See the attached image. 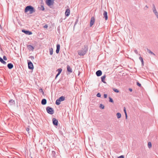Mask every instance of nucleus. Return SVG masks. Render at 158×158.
Segmentation results:
<instances>
[{
    "label": "nucleus",
    "mask_w": 158,
    "mask_h": 158,
    "mask_svg": "<svg viewBox=\"0 0 158 158\" xmlns=\"http://www.w3.org/2000/svg\"><path fill=\"white\" fill-rule=\"evenodd\" d=\"M29 11V14H31L35 12V10L33 6L29 5L27 6L24 10V12L25 13H27Z\"/></svg>",
    "instance_id": "1"
},
{
    "label": "nucleus",
    "mask_w": 158,
    "mask_h": 158,
    "mask_svg": "<svg viewBox=\"0 0 158 158\" xmlns=\"http://www.w3.org/2000/svg\"><path fill=\"white\" fill-rule=\"evenodd\" d=\"M88 46L86 45H85L84 48H82L80 50L77 51L78 54L80 56H83L88 51Z\"/></svg>",
    "instance_id": "2"
},
{
    "label": "nucleus",
    "mask_w": 158,
    "mask_h": 158,
    "mask_svg": "<svg viewBox=\"0 0 158 158\" xmlns=\"http://www.w3.org/2000/svg\"><path fill=\"white\" fill-rule=\"evenodd\" d=\"M46 110L47 112L50 114H52L54 113V109L52 107L50 106H47L46 108Z\"/></svg>",
    "instance_id": "3"
},
{
    "label": "nucleus",
    "mask_w": 158,
    "mask_h": 158,
    "mask_svg": "<svg viewBox=\"0 0 158 158\" xmlns=\"http://www.w3.org/2000/svg\"><path fill=\"white\" fill-rule=\"evenodd\" d=\"M28 68L30 69L33 70L34 69V66L32 62L29 60H27Z\"/></svg>",
    "instance_id": "4"
},
{
    "label": "nucleus",
    "mask_w": 158,
    "mask_h": 158,
    "mask_svg": "<svg viewBox=\"0 0 158 158\" xmlns=\"http://www.w3.org/2000/svg\"><path fill=\"white\" fill-rule=\"evenodd\" d=\"M54 1V0H46V3L48 6H50L53 5Z\"/></svg>",
    "instance_id": "5"
},
{
    "label": "nucleus",
    "mask_w": 158,
    "mask_h": 158,
    "mask_svg": "<svg viewBox=\"0 0 158 158\" xmlns=\"http://www.w3.org/2000/svg\"><path fill=\"white\" fill-rule=\"evenodd\" d=\"M22 31L26 35H31L32 34V33L31 31L28 30H26L25 29L22 30Z\"/></svg>",
    "instance_id": "6"
},
{
    "label": "nucleus",
    "mask_w": 158,
    "mask_h": 158,
    "mask_svg": "<svg viewBox=\"0 0 158 158\" xmlns=\"http://www.w3.org/2000/svg\"><path fill=\"white\" fill-rule=\"evenodd\" d=\"M52 123L55 126H57L58 125V120L55 118H53L52 119Z\"/></svg>",
    "instance_id": "7"
},
{
    "label": "nucleus",
    "mask_w": 158,
    "mask_h": 158,
    "mask_svg": "<svg viewBox=\"0 0 158 158\" xmlns=\"http://www.w3.org/2000/svg\"><path fill=\"white\" fill-rule=\"evenodd\" d=\"M95 19L94 17H92L91 18L90 23V27H92L94 24L95 22Z\"/></svg>",
    "instance_id": "8"
},
{
    "label": "nucleus",
    "mask_w": 158,
    "mask_h": 158,
    "mask_svg": "<svg viewBox=\"0 0 158 158\" xmlns=\"http://www.w3.org/2000/svg\"><path fill=\"white\" fill-rule=\"evenodd\" d=\"M70 9L69 8H67L66 10L65 13V15L66 16L68 17V16L70 14Z\"/></svg>",
    "instance_id": "9"
},
{
    "label": "nucleus",
    "mask_w": 158,
    "mask_h": 158,
    "mask_svg": "<svg viewBox=\"0 0 158 158\" xmlns=\"http://www.w3.org/2000/svg\"><path fill=\"white\" fill-rule=\"evenodd\" d=\"M102 72L101 70H98L96 73V74L98 77L101 76L102 75Z\"/></svg>",
    "instance_id": "10"
},
{
    "label": "nucleus",
    "mask_w": 158,
    "mask_h": 158,
    "mask_svg": "<svg viewBox=\"0 0 158 158\" xmlns=\"http://www.w3.org/2000/svg\"><path fill=\"white\" fill-rule=\"evenodd\" d=\"M60 45L59 44H57L56 45V52L58 54L59 53L60 50Z\"/></svg>",
    "instance_id": "11"
},
{
    "label": "nucleus",
    "mask_w": 158,
    "mask_h": 158,
    "mask_svg": "<svg viewBox=\"0 0 158 158\" xmlns=\"http://www.w3.org/2000/svg\"><path fill=\"white\" fill-rule=\"evenodd\" d=\"M104 17L105 18V19L107 20L108 19L107 13L106 11H104L103 13Z\"/></svg>",
    "instance_id": "12"
},
{
    "label": "nucleus",
    "mask_w": 158,
    "mask_h": 158,
    "mask_svg": "<svg viewBox=\"0 0 158 158\" xmlns=\"http://www.w3.org/2000/svg\"><path fill=\"white\" fill-rule=\"evenodd\" d=\"M27 48L29 50L33 51L34 49V47L30 45H28L27 46Z\"/></svg>",
    "instance_id": "13"
},
{
    "label": "nucleus",
    "mask_w": 158,
    "mask_h": 158,
    "mask_svg": "<svg viewBox=\"0 0 158 158\" xmlns=\"http://www.w3.org/2000/svg\"><path fill=\"white\" fill-rule=\"evenodd\" d=\"M7 67L9 69H11L13 68V65L12 63H10L7 64Z\"/></svg>",
    "instance_id": "14"
},
{
    "label": "nucleus",
    "mask_w": 158,
    "mask_h": 158,
    "mask_svg": "<svg viewBox=\"0 0 158 158\" xmlns=\"http://www.w3.org/2000/svg\"><path fill=\"white\" fill-rule=\"evenodd\" d=\"M67 71L70 73L72 72V69L70 68V66L69 65H67Z\"/></svg>",
    "instance_id": "15"
},
{
    "label": "nucleus",
    "mask_w": 158,
    "mask_h": 158,
    "mask_svg": "<svg viewBox=\"0 0 158 158\" xmlns=\"http://www.w3.org/2000/svg\"><path fill=\"white\" fill-rule=\"evenodd\" d=\"M106 77V76L105 75H104V76H102L101 77L102 81L105 84L106 83V82L104 80Z\"/></svg>",
    "instance_id": "16"
},
{
    "label": "nucleus",
    "mask_w": 158,
    "mask_h": 158,
    "mask_svg": "<svg viewBox=\"0 0 158 158\" xmlns=\"http://www.w3.org/2000/svg\"><path fill=\"white\" fill-rule=\"evenodd\" d=\"M56 153L55 151H52L51 156L52 158H55V155Z\"/></svg>",
    "instance_id": "17"
},
{
    "label": "nucleus",
    "mask_w": 158,
    "mask_h": 158,
    "mask_svg": "<svg viewBox=\"0 0 158 158\" xmlns=\"http://www.w3.org/2000/svg\"><path fill=\"white\" fill-rule=\"evenodd\" d=\"M41 104L43 105H45L47 103V100L46 99L44 98L42 99L41 102Z\"/></svg>",
    "instance_id": "18"
},
{
    "label": "nucleus",
    "mask_w": 158,
    "mask_h": 158,
    "mask_svg": "<svg viewBox=\"0 0 158 158\" xmlns=\"http://www.w3.org/2000/svg\"><path fill=\"white\" fill-rule=\"evenodd\" d=\"M9 103L10 105H12L15 104V101L13 99H11L9 101Z\"/></svg>",
    "instance_id": "19"
},
{
    "label": "nucleus",
    "mask_w": 158,
    "mask_h": 158,
    "mask_svg": "<svg viewBox=\"0 0 158 158\" xmlns=\"http://www.w3.org/2000/svg\"><path fill=\"white\" fill-rule=\"evenodd\" d=\"M65 97L63 96H61L58 99H59L60 102L63 101L65 100Z\"/></svg>",
    "instance_id": "20"
},
{
    "label": "nucleus",
    "mask_w": 158,
    "mask_h": 158,
    "mask_svg": "<svg viewBox=\"0 0 158 158\" xmlns=\"http://www.w3.org/2000/svg\"><path fill=\"white\" fill-rule=\"evenodd\" d=\"M147 52L148 53H149L152 55H153L154 56H155V54L154 53H153L152 51H151V50H150L149 49H148V48L147 49Z\"/></svg>",
    "instance_id": "21"
},
{
    "label": "nucleus",
    "mask_w": 158,
    "mask_h": 158,
    "mask_svg": "<svg viewBox=\"0 0 158 158\" xmlns=\"http://www.w3.org/2000/svg\"><path fill=\"white\" fill-rule=\"evenodd\" d=\"M0 62L3 64H6V62L2 59L1 57H0Z\"/></svg>",
    "instance_id": "22"
},
{
    "label": "nucleus",
    "mask_w": 158,
    "mask_h": 158,
    "mask_svg": "<svg viewBox=\"0 0 158 158\" xmlns=\"http://www.w3.org/2000/svg\"><path fill=\"white\" fill-rule=\"evenodd\" d=\"M123 111L125 114L126 119H127V115L126 112V109L125 107L124 108Z\"/></svg>",
    "instance_id": "23"
},
{
    "label": "nucleus",
    "mask_w": 158,
    "mask_h": 158,
    "mask_svg": "<svg viewBox=\"0 0 158 158\" xmlns=\"http://www.w3.org/2000/svg\"><path fill=\"white\" fill-rule=\"evenodd\" d=\"M60 101L59 99H58L56 100L55 103L56 105H59L60 104Z\"/></svg>",
    "instance_id": "24"
},
{
    "label": "nucleus",
    "mask_w": 158,
    "mask_h": 158,
    "mask_svg": "<svg viewBox=\"0 0 158 158\" xmlns=\"http://www.w3.org/2000/svg\"><path fill=\"white\" fill-rule=\"evenodd\" d=\"M38 8L39 10L42 11L44 10L45 9L43 5H41L40 7H39Z\"/></svg>",
    "instance_id": "25"
},
{
    "label": "nucleus",
    "mask_w": 158,
    "mask_h": 158,
    "mask_svg": "<svg viewBox=\"0 0 158 158\" xmlns=\"http://www.w3.org/2000/svg\"><path fill=\"white\" fill-rule=\"evenodd\" d=\"M50 54V55H52L53 53V49L52 48H51L49 49Z\"/></svg>",
    "instance_id": "26"
},
{
    "label": "nucleus",
    "mask_w": 158,
    "mask_h": 158,
    "mask_svg": "<svg viewBox=\"0 0 158 158\" xmlns=\"http://www.w3.org/2000/svg\"><path fill=\"white\" fill-rule=\"evenodd\" d=\"M157 18L158 19V12L157 10L153 11Z\"/></svg>",
    "instance_id": "27"
},
{
    "label": "nucleus",
    "mask_w": 158,
    "mask_h": 158,
    "mask_svg": "<svg viewBox=\"0 0 158 158\" xmlns=\"http://www.w3.org/2000/svg\"><path fill=\"white\" fill-rule=\"evenodd\" d=\"M139 60L141 61V62L142 63V65H143V60L142 57H141V56H140L139 57Z\"/></svg>",
    "instance_id": "28"
},
{
    "label": "nucleus",
    "mask_w": 158,
    "mask_h": 158,
    "mask_svg": "<svg viewBox=\"0 0 158 158\" xmlns=\"http://www.w3.org/2000/svg\"><path fill=\"white\" fill-rule=\"evenodd\" d=\"M116 116L118 118H119L121 117V114L120 113H118L116 114Z\"/></svg>",
    "instance_id": "29"
},
{
    "label": "nucleus",
    "mask_w": 158,
    "mask_h": 158,
    "mask_svg": "<svg viewBox=\"0 0 158 158\" xmlns=\"http://www.w3.org/2000/svg\"><path fill=\"white\" fill-rule=\"evenodd\" d=\"M152 10L153 11H156V10H157L156 9L155 5L154 4H152Z\"/></svg>",
    "instance_id": "30"
},
{
    "label": "nucleus",
    "mask_w": 158,
    "mask_h": 158,
    "mask_svg": "<svg viewBox=\"0 0 158 158\" xmlns=\"http://www.w3.org/2000/svg\"><path fill=\"white\" fill-rule=\"evenodd\" d=\"M109 102H112V103H114V102L113 101V100L110 97H109Z\"/></svg>",
    "instance_id": "31"
},
{
    "label": "nucleus",
    "mask_w": 158,
    "mask_h": 158,
    "mask_svg": "<svg viewBox=\"0 0 158 158\" xmlns=\"http://www.w3.org/2000/svg\"><path fill=\"white\" fill-rule=\"evenodd\" d=\"M62 69L61 68H59L57 70V71L58 72V73H59L60 74L61 73L62 71Z\"/></svg>",
    "instance_id": "32"
},
{
    "label": "nucleus",
    "mask_w": 158,
    "mask_h": 158,
    "mask_svg": "<svg viewBox=\"0 0 158 158\" xmlns=\"http://www.w3.org/2000/svg\"><path fill=\"white\" fill-rule=\"evenodd\" d=\"M99 107L102 109H103L105 107L104 105L102 104H100Z\"/></svg>",
    "instance_id": "33"
},
{
    "label": "nucleus",
    "mask_w": 158,
    "mask_h": 158,
    "mask_svg": "<svg viewBox=\"0 0 158 158\" xmlns=\"http://www.w3.org/2000/svg\"><path fill=\"white\" fill-rule=\"evenodd\" d=\"M148 147L149 148L152 147V143L151 142H149L148 143Z\"/></svg>",
    "instance_id": "34"
},
{
    "label": "nucleus",
    "mask_w": 158,
    "mask_h": 158,
    "mask_svg": "<svg viewBox=\"0 0 158 158\" xmlns=\"http://www.w3.org/2000/svg\"><path fill=\"white\" fill-rule=\"evenodd\" d=\"M113 89L114 92L116 93H118L119 92V90L113 88Z\"/></svg>",
    "instance_id": "35"
},
{
    "label": "nucleus",
    "mask_w": 158,
    "mask_h": 158,
    "mask_svg": "<svg viewBox=\"0 0 158 158\" xmlns=\"http://www.w3.org/2000/svg\"><path fill=\"white\" fill-rule=\"evenodd\" d=\"M97 97L100 98L101 97V94L100 93H98L96 95Z\"/></svg>",
    "instance_id": "36"
},
{
    "label": "nucleus",
    "mask_w": 158,
    "mask_h": 158,
    "mask_svg": "<svg viewBox=\"0 0 158 158\" xmlns=\"http://www.w3.org/2000/svg\"><path fill=\"white\" fill-rule=\"evenodd\" d=\"M137 85L139 87H141V84L138 82H137Z\"/></svg>",
    "instance_id": "37"
},
{
    "label": "nucleus",
    "mask_w": 158,
    "mask_h": 158,
    "mask_svg": "<svg viewBox=\"0 0 158 158\" xmlns=\"http://www.w3.org/2000/svg\"><path fill=\"white\" fill-rule=\"evenodd\" d=\"M3 60H7V58L6 56H3Z\"/></svg>",
    "instance_id": "38"
},
{
    "label": "nucleus",
    "mask_w": 158,
    "mask_h": 158,
    "mask_svg": "<svg viewBox=\"0 0 158 158\" xmlns=\"http://www.w3.org/2000/svg\"><path fill=\"white\" fill-rule=\"evenodd\" d=\"M29 58L31 59V60H33L34 59V57L33 56H31L29 57Z\"/></svg>",
    "instance_id": "39"
},
{
    "label": "nucleus",
    "mask_w": 158,
    "mask_h": 158,
    "mask_svg": "<svg viewBox=\"0 0 158 158\" xmlns=\"http://www.w3.org/2000/svg\"><path fill=\"white\" fill-rule=\"evenodd\" d=\"M107 94H104V95H103V96H104V98H107Z\"/></svg>",
    "instance_id": "40"
},
{
    "label": "nucleus",
    "mask_w": 158,
    "mask_h": 158,
    "mask_svg": "<svg viewBox=\"0 0 158 158\" xmlns=\"http://www.w3.org/2000/svg\"><path fill=\"white\" fill-rule=\"evenodd\" d=\"M117 158H124V156L123 155H121L118 157Z\"/></svg>",
    "instance_id": "41"
},
{
    "label": "nucleus",
    "mask_w": 158,
    "mask_h": 158,
    "mask_svg": "<svg viewBox=\"0 0 158 158\" xmlns=\"http://www.w3.org/2000/svg\"><path fill=\"white\" fill-rule=\"evenodd\" d=\"M60 74L58 73L56 75V77H55V79H56L57 77H58V76Z\"/></svg>",
    "instance_id": "42"
},
{
    "label": "nucleus",
    "mask_w": 158,
    "mask_h": 158,
    "mask_svg": "<svg viewBox=\"0 0 158 158\" xmlns=\"http://www.w3.org/2000/svg\"><path fill=\"white\" fill-rule=\"evenodd\" d=\"M44 28H47L48 27V26L46 24L44 26Z\"/></svg>",
    "instance_id": "43"
},
{
    "label": "nucleus",
    "mask_w": 158,
    "mask_h": 158,
    "mask_svg": "<svg viewBox=\"0 0 158 158\" xmlns=\"http://www.w3.org/2000/svg\"><path fill=\"white\" fill-rule=\"evenodd\" d=\"M134 52H135L136 54H138V52H137V50H134Z\"/></svg>",
    "instance_id": "44"
},
{
    "label": "nucleus",
    "mask_w": 158,
    "mask_h": 158,
    "mask_svg": "<svg viewBox=\"0 0 158 158\" xmlns=\"http://www.w3.org/2000/svg\"><path fill=\"white\" fill-rule=\"evenodd\" d=\"M129 90L131 92H132V89L131 88H129Z\"/></svg>",
    "instance_id": "45"
},
{
    "label": "nucleus",
    "mask_w": 158,
    "mask_h": 158,
    "mask_svg": "<svg viewBox=\"0 0 158 158\" xmlns=\"http://www.w3.org/2000/svg\"><path fill=\"white\" fill-rule=\"evenodd\" d=\"M40 90H41V91L43 92V94L44 93V92H43V89H40Z\"/></svg>",
    "instance_id": "46"
},
{
    "label": "nucleus",
    "mask_w": 158,
    "mask_h": 158,
    "mask_svg": "<svg viewBox=\"0 0 158 158\" xmlns=\"http://www.w3.org/2000/svg\"><path fill=\"white\" fill-rule=\"evenodd\" d=\"M29 128H27L26 129V130L27 131H29Z\"/></svg>",
    "instance_id": "47"
},
{
    "label": "nucleus",
    "mask_w": 158,
    "mask_h": 158,
    "mask_svg": "<svg viewBox=\"0 0 158 158\" xmlns=\"http://www.w3.org/2000/svg\"><path fill=\"white\" fill-rule=\"evenodd\" d=\"M145 7H146V8H148V6L147 5H146V6H145Z\"/></svg>",
    "instance_id": "48"
},
{
    "label": "nucleus",
    "mask_w": 158,
    "mask_h": 158,
    "mask_svg": "<svg viewBox=\"0 0 158 158\" xmlns=\"http://www.w3.org/2000/svg\"><path fill=\"white\" fill-rule=\"evenodd\" d=\"M0 28L2 29V26H1V25H0Z\"/></svg>",
    "instance_id": "49"
},
{
    "label": "nucleus",
    "mask_w": 158,
    "mask_h": 158,
    "mask_svg": "<svg viewBox=\"0 0 158 158\" xmlns=\"http://www.w3.org/2000/svg\"><path fill=\"white\" fill-rule=\"evenodd\" d=\"M137 158H140L139 157H138Z\"/></svg>",
    "instance_id": "50"
},
{
    "label": "nucleus",
    "mask_w": 158,
    "mask_h": 158,
    "mask_svg": "<svg viewBox=\"0 0 158 158\" xmlns=\"http://www.w3.org/2000/svg\"><path fill=\"white\" fill-rule=\"evenodd\" d=\"M31 158H32V157H31Z\"/></svg>",
    "instance_id": "51"
}]
</instances>
